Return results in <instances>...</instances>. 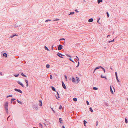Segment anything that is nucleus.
<instances>
[{
    "label": "nucleus",
    "mask_w": 128,
    "mask_h": 128,
    "mask_svg": "<svg viewBox=\"0 0 128 128\" xmlns=\"http://www.w3.org/2000/svg\"><path fill=\"white\" fill-rule=\"evenodd\" d=\"M110 92H111L112 93V94H113V91H112V88L111 87V86H110Z\"/></svg>",
    "instance_id": "nucleus-20"
},
{
    "label": "nucleus",
    "mask_w": 128,
    "mask_h": 128,
    "mask_svg": "<svg viewBox=\"0 0 128 128\" xmlns=\"http://www.w3.org/2000/svg\"><path fill=\"white\" fill-rule=\"evenodd\" d=\"M100 18H99L98 19V20H97V22H98V21H99V20H100Z\"/></svg>",
    "instance_id": "nucleus-57"
},
{
    "label": "nucleus",
    "mask_w": 128,
    "mask_h": 128,
    "mask_svg": "<svg viewBox=\"0 0 128 128\" xmlns=\"http://www.w3.org/2000/svg\"><path fill=\"white\" fill-rule=\"evenodd\" d=\"M86 103L87 104V105H88L89 104V103L88 102V101H86Z\"/></svg>",
    "instance_id": "nucleus-48"
},
{
    "label": "nucleus",
    "mask_w": 128,
    "mask_h": 128,
    "mask_svg": "<svg viewBox=\"0 0 128 128\" xmlns=\"http://www.w3.org/2000/svg\"><path fill=\"white\" fill-rule=\"evenodd\" d=\"M62 128H65V127L64 126H62Z\"/></svg>",
    "instance_id": "nucleus-58"
},
{
    "label": "nucleus",
    "mask_w": 128,
    "mask_h": 128,
    "mask_svg": "<svg viewBox=\"0 0 128 128\" xmlns=\"http://www.w3.org/2000/svg\"><path fill=\"white\" fill-rule=\"evenodd\" d=\"M51 21V20H46V21H45V22H48V21Z\"/></svg>",
    "instance_id": "nucleus-34"
},
{
    "label": "nucleus",
    "mask_w": 128,
    "mask_h": 128,
    "mask_svg": "<svg viewBox=\"0 0 128 128\" xmlns=\"http://www.w3.org/2000/svg\"><path fill=\"white\" fill-rule=\"evenodd\" d=\"M77 99L76 98H73V100L74 101H77Z\"/></svg>",
    "instance_id": "nucleus-25"
},
{
    "label": "nucleus",
    "mask_w": 128,
    "mask_h": 128,
    "mask_svg": "<svg viewBox=\"0 0 128 128\" xmlns=\"http://www.w3.org/2000/svg\"><path fill=\"white\" fill-rule=\"evenodd\" d=\"M75 11L76 12H78L77 11V10H76Z\"/></svg>",
    "instance_id": "nucleus-56"
},
{
    "label": "nucleus",
    "mask_w": 128,
    "mask_h": 128,
    "mask_svg": "<svg viewBox=\"0 0 128 128\" xmlns=\"http://www.w3.org/2000/svg\"><path fill=\"white\" fill-rule=\"evenodd\" d=\"M50 65L49 64H46V67L47 68H50Z\"/></svg>",
    "instance_id": "nucleus-23"
},
{
    "label": "nucleus",
    "mask_w": 128,
    "mask_h": 128,
    "mask_svg": "<svg viewBox=\"0 0 128 128\" xmlns=\"http://www.w3.org/2000/svg\"><path fill=\"white\" fill-rule=\"evenodd\" d=\"M65 40V39L64 38H62V39H60V40Z\"/></svg>",
    "instance_id": "nucleus-55"
},
{
    "label": "nucleus",
    "mask_w": 128,
    "mask_h": 128,
    "mask_svg": "<svg viewBox=\"0 0 128 128\" xmlns=\"http://www.w3.org/2000/svg\"><path fill=\"white\" fill-rule=\"evenodd\" d=\"M51 108V109L53 111V112L54 113H55V111L54 110L53 108Z\"/></svg>",
    "instance_id": "nucleus-36"
},
{
    "label": "nucleus",
    "mask_w": 128,
    "mask_h": 128,
    "mask_svg": "<svg viewBox=\"0 0 128 128\" xmlns=\"http://www.w3.org/2000/svg\"><path fill=\"white\" fill-rule=\"evenodd\" d=\"M17 102H18L20 104H22V102H21L20 101H19V100H17Z\"/></svg>",
    "instance_id": "nucleus-28"
},
{
    "label": "nucleus",
    "mask_w": 128,
    "mask_h": 128,
    "mask_svg": "<svg viewBox=\"0 0 128 128\" xmlns=\"http://www.w3.org/2000/svg\"><path fill=\"white\" fill-rule=\"evenodd\" d=\"M39 126L41 127L42 128V125L41 123H39Z\"/></svg>",
    "instance_id": "nucleus-30"
},
{
    "label": "nucleus",
    "mask_w": 128,
    "mask_h": 128,
    "mask_svg": "<svg viewBox=\"0 0 128 128\" xmlns=\"http://www.w3.org/2000/svg\"><path fill=\"white\" fill-rule=\"evenodd\" d=\"M76 81L77 83H78L80 81L79 78L78 77H76Z\"/></svg>",
    "instance_id": "nucleus-11"
},
{
    "label": "nucleus",
    "mask_w": 128,
    "mask_h": 128,
    "mask_svg": "<svg viewBox=\"0 0 128 128\" xmlns=\"http://www.w3.org/2000/svg\"><path fill=\"white\" fill-rule=\"evenodd\" d=\"M17 83L19 84L20 85L22 83H21V82H20L19 81H18L17 82Z\"/></svg>",
    "instance_id": "nucleus-38"
},
{
    "label": "nucleus",
    "mask_w": 128,
    "mask_h": 128,
    "mask_svg": "<svg viewBox=\"0 0 128 128\" xmlns=\"http://www.w3.org/2000/svg\"><path fill=\"white\" fill-rule=\"evenodd\" d=\"M3 56H5L6 57L7 56V54L6 53H4L3 54Z\"/></svg>",
    "instance_id": "nucleus-17"
},
{
    "label": "nucleus",
    "mask_w": 128,
    "mask_h": 128,
    "mask_svg": "<svg viewBox=\"0 0 128 128\" xmlns=\"http://www.w3.org/2000/svg\"><path fill=\"white\" fill-rule=\"evenodd\" d=\"M62 48V46L61 44H60L58 45V50H60Z\"/></svg>",
    "instance_id": "nucleus-3"
},
{
    "label": "nucleus",
    "mask_w": 128,
    "mask_h": 128,
    "mask_svg": "<svg viewBox=\"0 0 128 128\" xmlns=\"http://www.w3.org/2000/svg\"><path fill=\"white\" fill-rule=\"evenodd\" d=\"M116 79L117 80V82H119V80L118 79V77H116Z\"/></svg>",
    "instance_id": "nucleus-37"
},
{
    "label": "nucleus",
    "mask_w": 128,
    "mask_h": 128,
    "mask_svg": "<svg viewBox=\"0 0 128 128\" xmlns=\"http://www.w3.org/2000/svg\"><path fill=\"white\" fill-rule=\"evenodd\" d=\"M102 2V0H97L98 3L99 4L100 2Z\"/></svg>",
    "instance_id": "nucleus-13"
},
{
    "label": "nucleus",
    "mask_w": 128,
    "mask_h": 128,
    "mask_svg": "<svg viewBox=\"0 0 128 128\" xmlns=\"http://www.w3.org/2000/svg\"><path fill=\"white\" fill-rule=\"evenodd\" d=\"M12 95H9V96H6V98H8L9 97H12Z\"/></svg>",
    "instance_id": "nucleus-32"
},
{
    "label": "nucleus",
    "mask_w": 128,
    "mask_h": 128,
    "mask_svg": "<svg viewBox=\"0 0 128 128\" xmlns=\"http://www.w3.org/2000/svg\"><path fill=\"white\" fill-rule=\"evenodd\" d=\"M100 68H102V67L101 66H98L96 67L95 68V69L94 70V72H95V70H97V69H99Z\"/></svg>",
    "instance_id": "nucleus-6"
},
{
    "label": "nucleus",
    "mask_w": 128,
    "mask_h": 128,
    "mask_svg": "<svg viewBox=\"0 0 128 128\" xmlns=\"http://www.w3.org/2000/svg\"><path fill=\"white\" fill-rule=\"evenodd\" d=\"M16 100V99L15 98H12L11 99V103H12V102L13 101H14V100Z\"/></svg>",
    "instance_id": "nucleus-21"
},
{
    "label": "nucleus",
    "mask_w": 128,
    "mask_h": 128,
    "mask_svg": "<svg viewBox=\"0 0 128 128\" xmlns=\"http://www.w3.org/2000/svg\"><path fill=\"white\" fill-rule=\"evenodd\" d=\"M110 36V35H108V36H107V38H108V36Z\"/></svg>",
    "instance_id": "nucleus-60"
},
{
    "label": "nucleus",
    "mask_w": 128,
    "mask_h": 128,
    "mask_svg": "<svg viewBox=\"0 0 128 128\" xmlns=\"http://www.w3.org/2000/svg\"><path fill=\"white\" fill-rule=\"evenodd\" d=\"M51 88L53 91H56V89L54 87L52 86H51Z\"/></svg>",
    "instance_id": "nucleus-10"
},
{
    "label": "nucleus",
    "mask_w": 128,
    "mask_h": 128,
    "mask_svg": "<svg viewBox=\"0 0 128 128\" xmlns=\"http://www.w3.org/2000/svg\"><path fill=\"white\" fill-rule=\"evenodd\" d=\"M69 60H70V61H72V62H74L73 60H72V59H71V58H69Z\"/></svg>",
    "instance_id": "nucleus-43"
},
{
    "label": "nucleus",
    "mask_w": 128,
    "mask_h": 128,
    "mask_svg": "<svg viewBox=\"0 0 128 128\" xmlns=\"http://www.w3.org/2000/svg\"><path fill=\"white\" fill-rule=\"evenodd\" d=\"M98 121H97L96 122V126H98Z\"/></svg>",
    "instance_id": "nucleus-50"
},
{
    "label": "nucleus",
    "mask_w": 128,
    "mask_h": 128,
    "mask_svg": "<svg viewBox=\"0 0 128 128\" xmlns=\"http://www.w3.org/2000/svg\"><path fill=\"white\" fill-rule=\"evenodd\" d=\"M84 2H86V1H85V0H84Z\"/></svg>",
    "instance_id": "nucleus-64"
},
{
    "label": "nucleus",
    "mask_w": 128,
    "mask_h": 128,
    "mask_svg": "<svg viewBox=\"0 0 128 128\" xmlns=\"http://www.w3.org/2000/svg\"><path fill=\"white\" fill-rule=\"evenodd\" d=\"M115 73L116 77H118L117 72H115Z\"/></svg>",
    "instance_id": "nucleus-49"
},
{
    "label": "nucleus",
    "mask_w": 128,
    "mask_h": 128,
    "mask_svg": "<svg viewBox=\"0 0 128 128\" xmlns=\"http://www.w3.org/2000/svg\"><path fill=\"white\" fill-rule=\"evenodd\" d=\"M72 81L73 82H75V79L73 77H72Z\"/></svg>",
    "instance_id": "nucleus-15"
},
{
    "label": "nucleus",
    "mask_w": 128,
    "mask_h": 128,
    "mask_svg": "<svg viewBox=\"0 0 128 128\" xmlns=\"http://www.w3.org/2000/svg\"><path fill=\"white\" fill-rule=\"evenodd\" d=\"M93 89L94 90H96L98 89V88H96V87H94L93 88Z\"/></svg>",
    "instance_id": "nucleus-24"
},
{
    "label": "nucleus",
    "mask_w": 128,
    "mask_h": 128,
    "mask_svg": "<svg viewBox=\"0 0 128 128\" xmlns=\"http://www.w3.org/2000/svg\"><path fill=\"white\" fill-rule=\"evenodd\" d=\"M21 74L22 76H24L26 77H27L26 76V75H24L23 73H22Z\"/></svg>",
    "instance_id": "nucleus-22"
},
{
    "label": "nucleus",
    "mask_w": 128,
    "mask_h": 128,
    "mask_svg": "<svg viewBox=\"0 0 128 128\" xmlns=\"http://www.w3.org/2000/svg\"><path fill=\"white\" fill-rule=\"evenodd\" d=\"M110 69L111 70H112V68L111 67H110Z\"/></svg>",
    "instance_id": "nucleus-61"
},
{
    "label": "nucleus",
    "mask_w": 128,
    "mask_h": 128,
    "mask_svg": "<svg viewBox=\"0 0 128 128\" xmlns=\"http://www.w3.org/2000/svg\"><path fill=\"white\" fill-rule=\"evenodd\" d=\"M45 49L46 50H49L48 49V48L46 47V46H44Z\"/></svg>",
    "instance_id": "nucleus-29"
},
{
    "label": "nucleus",
    "mask_w": 128,
    "mask_h": 128,
    "mask_svg": "<svg viewBox=\"0 0 128 128\" xmlns=\"http://www.w3.org/2000/svg\"><path fill=\"white\" fill-rule=\"evenodd\" d=\"M114 34V32H113L112 33V34Z\"/></svg>",
    "instance_id": "nucleus-63"
},
{
    "label": "nucleus",
    "mask_w": 128,
    "mask_h": 128,
    "mask_svg": "<svg viewBox=\"0 0 128 128\" xmlns=\"http://www.w3.org/2000/svg\"><path fill=\"white\" fill-rule=\"evenodd\" d=\"M100 77L101 78H104L106 79L107 80V78L106 76H103L102 75H101L100 76Z\"/></svg>",
    "instance_id": "nucleus-14"
},
{
    "label": "nucleus",
    "mask_w": 128,
    "mask_h": 128,
    "mask_svg": "<svg viewBox=\"0 0 128 128\" xmlns=\"http://www.w3.org/2000/svg\"><path fill=\"white\" fill-rule=\"evenodd\" d=\"M93 21V19L92 18H91L89 19L88 20V22H92Z\"/></svg>",
    "instance_id": "nucleus-9"
},
{
    "label": "nucleus",
    "mask_w": 128,
    "mask_h": 128,
    "mask_svg": "<svg viewBox=\"0 0 128 128\" xmlns=\"http://www.w3.org/2000/svg\"><path fill=\"white\" fill-rule=\"evenodd\" d=\"M19 75V74H14V76L16 77H17Z\"/></svg>",
    "instance_id": "nucleus-33"
},
{
    "label": "nucleus",
    "mask_w": 128,
    "mask_h": 128,
    "mask_svg": "<svg viewBox=\"0 0 128 128\" xmlns=\"http://www.w3.org/2000/svg\"><path fill=\"white\" fill-rule=\"evenodd\" d=\"M59 20L58 18H56V20H54L53 21H57Z\"/></svg>",
    "instance_id": "nucleus-47"
},
{
    "label": "nucleus",
    "mask_w": 128,
    "mask_h": 128,
    "mask_svg": "<svg viewBox=\"0 0 128 128\" xmlns=\"http://www.w3.org/2000/svg\"><path fill=\"white\" fill-rule=\"evenodd\" d=\"M57 55L58 56L60 57L61 58H63L62 56H60V55L62 56H64V55L62 54H61L60 53V52H58L57 54Z\"/></svg>",
    "instance_id": "nucleus-7"
},
{
    "label": "nucleus",
    "mask_w": 128,
    "mask_h": 128,
    "mask_svg": "<svg viewBox=\"0 0 128 128\" xmlns=\"http://www.w3.org/2000/svg\"><path fill=\"white\" fill-rule=\"evenodd\" d=\"M18 36L16 34L12 35L10 36V38H12L15 36Z\"/></svg>",
    "instance_id": "nucleus-19"
},
{
    "label": "nucleus",
    "mask_w": 128,
    "mask_h": 128,
    "mask_svg": "<svg viewBox=\"0 0 128 128\" xmlns=\"http://www.w3.org/2000/svg\"><path fill=\"white\" fill-rule=\"evenodd\" d=\"M50 79H52V75H50Z\"/></svg>",
    "instance_id": "nucleus-45"
},
{
    "label": "nucleus",
    "mask_w": 128,
    "mask_h": 128,
    "mask_svg": "<svg viewBox=\"0 0 128 128\" xmlns=\"http://www.w3.org/2000/svg\"><path fill=\"white\" fill-rule=\"evenodd\" d=\"M59 120L60 123H62V120L61 118H59Z\"/></svg>",
    "instance_id": "nucleus-16"
},
{
    "label": "nucleus",
    "mask_w": 128,
    "mask_h": 128,
    "mask_svg": "<svg viewBox=\"0 0 128 128\" xmlns=\"http://www.w3.org/2000/svg\"><path fill=\"white\" fill-rule=\"evenodd\" d=\"M83 122L84 125V126H86V123H87V122L85 120H84L83 121Z\"/></svg>",
    "instance_id": "nucleus-18"
},
{
    "label": "nucleus",
    "mask_w": 128,
    "mask_h": 128,
    "mask_svg": "<svg viewBox=\"0 0 128 128\" xmlns=\"http://www.w3.org/2000/svg\"><path fill=\"white\" fill-rule=\"evenodd\" d=\"M10 116H8V118H7V120H8V118H9V117Z\"/></svg>",
    "instance_id": "nucleus-59"
},
{
    "label": "nucleus",
    "mask_w": 128,
    "mask_h": 128,
    "mask_svg": "<svg viewBox=\"0 0 128 128\" xmlns=\"http://www.w3.org/2000/svg\"><path fill=\"white\" fill-rule=\"evenodd\" d=\"M32 108L33 109L36 110H38V104H33L32 106Z\"/></svg>",
    "instance_id": "nucleus-2"
},
{
    "label": "nucleus",
    "mask_w": 128,
    "mask_h": 128,
    "mask_svg": "<svg viewBox=\"0 0 128 128\" xmlns=\"http://www.w3.org/2000/svg\"><path fill=\"white\" fill-rule=\"evenodd\" d=\"M125 122L126 123H127L128 122V120L126 118H125Z\"/></svg>",
    "instance_id": "nucleus-40"
},
{
    "label": "nucleus",
    "mask_w": 128,
    "mask_h": 128,
    "mask_svg": "<svg viewBox=\"0 0 128 128\" xmlns=\"http://www.w3.org/2000/svg\"><path fill=\"white\" fill-rule=\"evenodd\" d=\"M101 68L104 71V72H105V70L104 68L103 67H102V68Z\"/></svg>",
    "instance_id": "nucleus-39"
},
{
    "label": "nucleus",
    "mask_w": 128,
    "mask_h": 128,
    "mask_svg": "<svg viewBox=\"0 0 128 128\" xmlns=\"http://www.w3.org/2000/svg\"><path fill=\"white\" fill-rule=\"evenodd\" d=\"M0 74L2 76V72H0Z\"/></svg>",
    "instance_id": "nucleus-62"
},
{
    "label": "nucleus",
    "mask_w": 128,
    "mask_h": 128,
    "mask_svg": "<svg viewBox=\"0 0 128 128\" xmlns=\"http://www.w3.org/2000/svg\"><path fill=\"white\" fill-rule=\"evenodd\" d=\"M64 77H65V78L66 79V80H67V76H66L65 75H64Z\"/></svg>",
    "instance_id": "nucleus-53"
},
{
    "label": "nucleus",
    "mask_w": 128,
    "mask_h": 128,
    "mask_svg": "<svg viewBox=\"0 0 128 128\" xmlns=\"http://www.w3.org/2000/svg\"><path fill=\"white\" fill-rule=\"evenodd\" d=\"M76 57L78 58H75V59H76L77 60H78V61L79 60V59L77 56H76Z\"/></svg>",
    "instance_id": "nucleus-51"
},
{
    "label": "nucleus",
    "mask_w": 128,
    "mask_h": 128,
    "mask_svg": "<svg viewBox=\"0 0 128 128\" xmlns=\"http://www.w3.org/2000/svg\"><path fill=\"white\" fill-rule=\"evenodd\" d=\"M8 102H6L4 103V108H5V109L6 110V112L7 113H8Z\"/></svg>",
    "instance_id": "nucleus-1"
},
{
    "label": "nucleus",
    "mask_w": 128,
    "mask_h": 128,
    "mask_svg": "<svg viewBox=\"0 0 128 128\" xmlns=\"http://www.w3.org/2000/svg\"><path fill=\"white\" fill-rule=\"evenodd\" d=\"M62 86L65 89H66V86L65 85V84H64V82L63 81H62Z\"/></svg>",
    "instance_id": "nucleus-5"
},
{
    "label": "nucleus",
    "mask_w": 128,
    "mask_h": 128,
    "mask_svg": "<svg viewBox=\"0 0 128 128\" xmlns=\"http://www.w3.org/2000/svg\"><path fill=\"white\" fill-rule=\"evenodd\" d=\"M106 14H107V16H108V17H109V15L108 14V12H106Z\"/></svg>",
    "instance_id": "nucleus-35"
},
{
    "label": "nucleus",
    "mask_w": 128,
    "mask_h": 128,
    "mask_svg": "<svg viewBox=\"0 0 128 128\" xmlns=\"http://www.w3.org/2000/svg\"><path fill=\"white\" fill-rule=\"evenodd\" d=\"M14 90L18 92H20V93H21V94L22 93V92L21 90H20L17 89L16 88L14 89Z\"/></svg>",
    "instance_id": "nucleus-4"
},
{
    "label": "nucleus",
    "mask_w": 128,
    "mask_h": 128,
    "mask_svg": "<svg viewBox=\"0 0 128 128\" xmlns=\"http://www.w3.org/2000/svg\"><path fill=\"white\" fill-rule=\"evenodd\" d=\"M74 12H71L69 14V15H70L71 14H74Z\"/></svg>",
    "instance_id": "nucleus-27"
},
{
    "label": "nucleus",
    "mask_w": 128,
    "mask_h": 128,
    "mask_svg": "<svg viewBox=\"0 0 128 128\" xmlns=\"http://www.w3.org/2000/svg\"><path fill=\"white\" fill-rule=\"evenodd\" d=\"M20 85L23 88L24 87V86L22 83Z\"/></svg>",
    "instance_id": "nucleus-44"
},
{
    "label": "nucleus",
    "mask_w": 128,
    "mask_h": 128,
    "mask_svg": "<svg viewBox=\"0 0 128 128\" xmlns=\"http://www.w3.org/2000/svg\"><path fill=\"white\" fill-rule=\"evenodd\" d=\"M79 64H80L79 62H78V64L76 66V67L77 68H78V66Z\"/></svg>",
    "instance_id": "nucleus-46"
},
{
    "label": "nucleus",
    "mask_w": 128,
    "mask_h": 128,
    "mask_svg": "<svg viewBox=\"0 0 128 128\" xmlns=\"http://www.w3.org/2000/svg\"><path fill=\"white\" fill-rule=\"evenodd\" d=\"M57 96H58V98H59L60 97H59V94H58V92L57 91Z\"/></svg>",
    "instance_id": "nucleus-41"
},
{
    "label": "nucleus",
    "mask_w": 128,
    "mask_h": 128,
    "mask_svg": "<svg viewBox=\"0 0 128 128\" xmlns=\"http://www.w3.org/2000/svg\"><path fill=\"white\" fill-rule=\"evenodd\" d=\"M25 82L26 83V86H28V80H25Z\"/></svg>",
    "instance_id": "nucleus-12"
},
{
    "label": "nucleus",
    "mask_w": 128,
    "mask_h": 128,
    "mask_svg": "<svg viewBox=\"0 0 128 128\" xmlns=\"http://www.w3.org/2000/svg\"><path fill=\"white\" fill-rule=\"evenodd\" d=\"M89 109L90 111L92 112H93V110H92V108L91 107H90Z\"/></svg>",
    "instance_id": "nucleus-26"
},
{
    "label": "nucleus",
    "mask_w": 128,
    "mask_h": 128,
    "mask_svg": "<svg viewBox=\"0 0 128 128\" xmlns=\"http://www.w3.org/2000/svg\"><path fill=\"white\" fill-rule=\"evenodd\" d=\"M16 101H14L13 102V104H16Z\"/></svg>",
    "instance_id": "nucleus-54"
},
{
    "label": "nucleus",
    "mask_w": 128,
    "mask_h": 128,
    "mask_svg": "<svg viewBox=\"0 0 128 128\" xmlns=\"http://www.w3.org/2000/svg\"><path fill=\"white\" fill-rule=\"evenodd\" d=\"M66 55V56L68 57H71V56H70L69 55H68V54H67Z\"/></svg>",
    "instance_id": "nucleus-52"
},
{
    "label": "nucleus",
    "mask_w": 128,
    "mask_h": 128,
    "mask_svg": "<svg viewBox=\"0 0 128 128\" xmlns=\"http://www.w3.org/2000/svg\"><path fill=\"white\" fill-rule=\"evenodd\" d=\"M39 102L40 103H39V105L40 106H41L42 105V102L40 100H39Z\"/></svg>",
    "instance_id": "nucleus-8"
},
{
    "label": "nucleus",
    "mask_w": 128,
    "mask_h": 128,
    "mask_svg": "<svg viewBox=\"0 0 128 128\" xmlns=\"http://www.w3.org/2000/svg\"><path fill=\"white\" fill-rule=\"evenodd\" d=\"M114 39L113 40H110V41H108V42L109 43H110L111 42H113L114 41Z\"/></svg>",
    "instance_id": "nucleus-31"
},
{
    "label": "nucleus",
    "mask_w": 128,
    "mask_h": 128,
    "mask_svg": "<svg viewBox=\"0 0 128 128\" xmlns=\"http://www.w3.org/2000/svg\"><path fill=\"white\" fill-rule=\"evenodd\" d=\"M62 106L61 105H60L59 106V109L60 110L62 108Z\"/></svg>",
    "instance_id": "nucleus-42"
}]
</instances>
